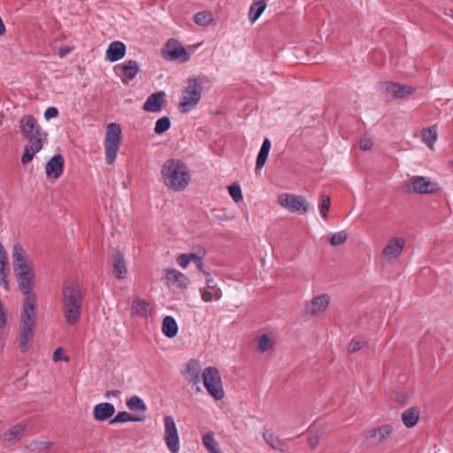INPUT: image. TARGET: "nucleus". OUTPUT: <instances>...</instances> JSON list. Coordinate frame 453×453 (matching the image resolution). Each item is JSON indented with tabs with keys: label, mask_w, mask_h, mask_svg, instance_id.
I'll return each instance as SVG.
<instances>
[{
	"label": "nucleus",
	"mask_w": 453,
	"mask_h": 453,
	"mask_svg": "<svg viewBox=\"0 0 453 453\" xmlns=\"http://www.w3.org/2000/svg\"><path fill=\"white\" fill-rule=\"evenodd\" d=\"M161 180L164 185L173 192H181L191 180L188 165L180 159L166 160L161 168Z\"/></svg>",
	"instance_id": "obj_1"
},
{
	"label": "nucleus",
	"mask_w": 453,
	"mask_h": 453,
	"mask_svg": "<svg viewBox=\"0 0 453 453\" xmlns=\"http://www.w3.org/2000/svg\"><path fill=\"white\" fill-rule=\"evenodd\" d=\"M20 128L28 141L21 157L22 164L26 165L42 149L43 142L47 139V133L41 128L37 120L30 115L24 116L21 119Z\"/></svg>",
	"instance_id": "obj_2"
},
{
	"label": "nucleus",
	"mask_w": 453,
	"mask_h": 453,
	"mask_svg": "<svg viewBox=\"0 0 453 453\" xmlns=\"http://www.w3.org/2000/svg\"><path fill=\"white\" fill-rule=\"evenodd\" d=\"M83 296L81 288L74 283L67 284L62 289V309L66 323L75 325L81 319Z\"/></svg>",
	"instance_id": "obj_3"
},
{
	"label": "nucleus",
	"mask_w": 453,
	"mask_h": 453,
	"mask_svg": "<svg viewBox=\"0 0 453 453\" xmlns=\"http://www.w3.org/2000/svg\"><path fill=\"white\" fill-rule=\"evenodd\" d=\"M36 318L37 311L36 308H34V299L29 297L27 303H23L20 314L19 347L22 353L29 349V342L34 337Z\"/></svg>",
	"instance_id": "obj_4"
},
{
	"label": "nucleus",
	"mask_w": 453,
	"mask_h": 453,
	"mask_svg": "<svg viewBox=\"0 0 453 453\" xmlns=\"http://www.w3.org/2000/svg\"><path fill=\"white\" fill-rule=\"evenodd\" d=\"M122 131L117 123H111L106 127L105 138L104 141L105 162L111 165L114 163L121 142Z\"/></svg>",
	"instance_id": "obj_5"
},
{
	"label": "nucleus",
	"mask_w": 453,
	"mask_h": 453,
	"mask_svg": "<svg viewBox=\"0 0 453 453\" xmlns=\"http://www.w3.org/2000/svg\"><path fill=\"white\" fill-rule=\"evenodd\" d=\"M203 93V86L199 78H192L182 91V98L179 109L181 112H188L199 103Z\"/></svg>",
	"instance_id": "obj_6"
},
{
	"label": "nucleus",
	"mask_w": 453,
	"mask_h": 453,
	"mask_svg": "<svg viewBox=\"0 0 453 453\" xmlns=\"http://www.w3.org/2000/svg\"><path fill=\"white\" fill-rule=\"evenodd\" d=\"M278 203L290 212L305 214L311 204L305 197L292 193H282L278 196Z\"/></svg>",
	"instance_id": "obj_7"
},
{
	"label": "nucleus",
	"mask_w": 453,
	"mask_h": 453,
	"mask_svg": "<svg viewBox=\"0 0 453 453\" xmlns=\"http://www.w3.org/2000/svg\"><path fill=\"white\" fill-rule=\"evenodd\" d=\"M203 383L208 393L215 399L224 397V389L219 371L215 367H206L202 372Z\"/></svg>",
	"instance_id": "obj_8"
},
{
	"label": "nucleus",
	"mask_w": 453,
	"mask_h": 453,
	"mask_svg": "<svg viewBox=\"0 0 453 453\" xmlns=\"http://www.w3.org/2000/svg\"><path fill=\"white\" fill-rule=\"evenodd\" d=\"M404 186L407 192L421 195L434 194L440 189V186L436 181L431 180L425 176H412Z\"/></svg>",
	"instance_id": "obj_9"
},
{
	"label": "nucleus",
	"mask_w": 453,
	"mask_h": 453,
	"mask_svg": "<svg viewBox=\"0 0 453 453\" xmlns=\"http://www.w3.org/2000/svg\"><path fill=\"white\" fill-rule=\"evenodd\" d=\"M164 441L171 453H178L180 449V436L172 416L164 418Z\"/></svg>",
	"instance_id": "obj_10"
},
{
	"label": "nucleus",
	"mask_w": 453,
	"mask_h": 453,
	"mask_svg": "<svg viewBox=\"0 0 453 453\" xmlns=\"http://www.w3.org/2000/svg\"><path fill=\"white\" fill-rule=\"evenodd\" d=\"M406 241L403 237L391 238L380 253V261L383 265L394 263L402 254Z\"/></svg>",
	"instance_id": "obj_11"
},
{
	"label": "nucleus",
	"mask_w": 453,
	"mask_h": 453,
	"mask_svg": "<svg viewBox=\"0 0 453 453\" xmlns=\"http://www.w3.org/2000/svg\"><path fill=\"white\" fill-rule=\"evenodd\" d=\"M19 289L26 296L23 303H26L29 297L34 299V308H36V296L32 292L35 285V273L33 270L14 273Z\"/></svg>",
	"instance_id": "obj_12"
},
{
	"label": "nucleus",
	"mask_w": 453,
	"mask_h": 453,
	"mask_svg": "<svg viewBox=\"0 0 453 453\" xmlns=\"http://www.w3.org/2000/svg\"><path fill=\"white\" fill-rule=\"evenodd\" d=\"M202 367L198 360L190 359L185 365L183 375L186 380L192 385V389L197 393L201 391L200 381Z\"/></svg>",
	"instance_id": "obj_13"
},
{
	"label": "nucleus",
	"mask_w": 453,
	"mask_h": 453,
	"mask_svg": "<svg viewBox=\"0 0 453 453\" xmlns=\"http://www.w3.org/2000/svg\"><path fill=\"white\" fill-rule=\"evenodd\" d=\"M395 428L391 424L380 425L377 427L370 429L365 434V441L372 446L383 443L394 433Z\"/></svg>",
	"instance_id": "obj_14"
},
{
	"label": "nucleus",
	"mask_w": 453,
	"mask_h": 453,
	"mask_svg": "<svg viewBox=\"0 0 453 453\" xmlns=\"http://www.w3.org/2000/svg\"><path fill=\"white\" fill-rule=\"evenodd\" d=\"M12 257L14 273L33 270V264L29 257L19 243L13 246Z\"/></svg>",
	"instance_id": "obj_15"
},
{
	"label": "nucleus",
	"mask_w": 453,
	"mask_h": 453,
	"mask_svg": "<svg viewBox=\"0 0 453 453\" xmlns=\"http://www.w3.org/2000/svg\"><path fill=\"white\" fill-rule=\"evenodd\" d=\"M163 280L165 284L169 288H178L180 290L187 289L189 284L188 278L176 269H165Z\"/></svg>",
	"instance_id": "obj_16"
},
{
	"label": "nucleus",
	"mask_w": 453,
	"mask_h": 453,
	"mask_svg": "<svg viewBox=\"0 0 453 453\" xmlns=\"http://www.w3.org/2000/svg\"><path fill=\"white\" fill-rule=\"evenodd\" d=\"M163 54L165 58L180 60L181 63H185L189 59V55L186 50L173 39L167 42Z\"/></svg>",
	"instance_id": "obj_17"
},
{
	"label": "nucleus",
	"mask_w": 453,
	"mask_h": 453,
	"mask_svg": "<svg viewBox=\"0 0 453 453\" xmlns=\"http://www.w3.org/2000/svg\"><path fill=\"white\" fill-rule=\"evenodd\" d=\"M111 272L118 280L126 279L128 274L124 255L118 250H115L111 255Z\"/></svg>",
	"instance_id": "obj_18"
},
{
	"label": "nucleus",
	"mask_w": 453,
	"mask_h": 453,
	"mask_svg": "<svg viewBox=\"0 0 453 453\" xmlns=\"http://www.w3.org/2000/svg\"><path fill=\"white\" fill-rule=\"evenodd\" d=\"M381 89L388 98H402L414 92L411 86L401 85L394 82H384L381 84Z\"/></svg>",
	"instance_id": "obj_19"
},
{
	"label": "nucleus",
	"mask_w": 453,
	"mask_h": 453,
	"mask_svg": "<svg viewBox=\"0 0 453 453\" xmlns=\"http://www.w3.org/2000/svg\"><path fill=\"white\" fill-rule=\"evenodd\" d=\"M331 298L328 294H322L314 296L304 306V312L308 315L314 316L326 310L330 303Z\"/></svg>",
	"instance_id": "obj_20"
},
{
	"label": "nucleus",
	"mask_w": 453,
	"mask_h": 453,
	"mask_svg": "<svg viewBox=\"0 0 453 453\" xmlns=\"http://www.w3.org/2000/svg\"><path fill=\"white\" fill-rule=\"evenodd\" d=\"M65 159L60 154L54 155L45 165V173L48 178L57 180L64 171Z\"/></svg>",
	"instance_id": "obj_21"
},
{
	"label": "nucleus",
	"mask_w": 453,
	"mask_h": 453,
	"mask_svg": "<svg viewBox=\"0 0 453 453\" xmlns=\"http://www.w3.org/2000/svg\"><path fill=\"white\" fill-rule=\"evenodd\" d=\"M139 71V65L136 61L129 60L122 65L116 66V72L124 83L132 81Z\"/></svg>",
	"instance_id": "obj_22"
},
{
	"label": "nucleus",
	"mask_w": 453,
	"mask_h": 453,
	"mask_svg": "<svg viewBox=\"0 0 453 453\" xmlns=\"http://www.w3.org/2000/svg\"><path fill=\"white\" fill-rule=\"evenodd\" d=\"M165 93L159 91L151 94L143 104V110L148 112H159L163 109Z\"/></svg>",
	"instance_id": "obj_23"
},
{
	"label": "nucleus",
	"mask_w": 453,
	"mask_h": 453,
	"mask_svg": "<svg viewBox=\"0 0 453 453\" xmlns=\"http://www.w3.org/2000/svg\"><path fill=\"white\" fill-rule=\"evenodd\" d=\"M151 314L150 303L143 298L135 297L131 304V315L133 317L148 318Z\"/></svg>",
	"instance_id": "obj_24"
},
{
	"label": "nucleus",
	"mask_w": 453,
	"mask_h": 453,
	"mask_svg": "<svg viewBox=\"0 0 453 453\" xmlns=\"http://www.w3.org/2000/svg\"><path fill=\"white\" fill-rule=\"evenodd\" d=\"M115 413V407L110 403L96 404L93 409V418L96 421H105Z\"/></svg>",
	"instance_id": "obj_25"
},
{
	"label": "nucleus",
	"mask_w": 453,
	"mask_h": 453,
	"mask_svg": "<svg viewBox=\"0 0 453 453\" xmlns=\"http://www.w3.org/2000/svg\"><path fill=\"white\" fill-rule=\"evenodd\" d=\"M27 430V426L23 424H18L8 430H6L4 434L0 435V440L2 442H12L17 440H19Z\"/></svg>",
	"instance_id": "obj_26"
},
{
	"label": "nucleus",
	"mask_w": 453,
	"mask_h": 453,
	"mask_svg": "<svg viewBox=\"0 0 453 453\" xmlns=\"http://www.w3.org/2000/svg\"><path fill=\"white\" fill-rule=\"evenodd\" d=\"M126 46L122 42L117 41L111 42L106 50V59L111 62H116L124 58Z\"/></svg>",
	"instance_id": "obj_27"
},
{
	"label": "nucleus",
	"mask_w": 453,
	"mask_h": 453,
	"mask_svg": "<svg viewBox=\"0 0 453 453\" xmlns=\"http://www.w3.org/2000/svg\"><path fill=\"white\" fill-rule=\"evenodd\" d=\"M263 438L273 450H278L280 452L287 451V443L271 431L265 430L263 434Z\"/></svg>",
	"instance_id": "obj_28"
},
{
	"label": "nucleus",
	"mask_w": 453,
	"mask_h": 453,
	"mask_svg": "<svg viewBox=\"0 0 453 453\" xmlns=\"http://www.w3.org/2000/svg\"><path fill=\"white\" fill-rule=\"evenodd\" d=\"M256 349L260 353L273 349L276 341L273 334H263L255 340Z\"/></svg>",
	"instance_id": "obj_29"
},
{
	"label": "nucleus",
	"mask_w": 453,
	"mask_h": 453,
	"mask_svg": "<svg viewBox=\"0 0 453 453\" xmlns=\"http://www.w3.org/2000/svg\"><path fill=\"white\" fill-rule=\"evenodd\" d=\"M420 418L418 408L411 407L403 411L401 415L402 421L407 428L414 427Z\"/></svg>",
	"instance_id": "obj_30"
},
{
	"label": "nucleus",
	"mask_w": 453,
	"mask_h": 453,
	"mask_svg": "<svg viewBox=\"0 0 453 453\" xmlns=\"http://www.w3.org/2000/svg\"><path fill=\"white\" fill-rule=\"evenodd\" d=\"M421 139L423 142L432 150H434V144L438 139V129L436 125L424 128L421 131Z\"/></svg>",
	"instance_id": "obj_31"
},
{
	"label": "nucleus",
	"mask_w": 453,
	"mask_h": 453,
	"mask_svg": "<svg viewBox=\"0 0 453 453\" xmlns=\"http://www.w3.org/2000/svg\"><path fill=\"white\" fill-rule=\"evenodd\" d=\"M8 256L2 243H0V285L4 288L8 289V281L6 280L8 267Z\"/></svg>",
	"instance_id": "obj_32"
},
{
	"label": "nucleus",
	"mask_w": 453,
	"mask_h": 453,
	"mask_svg": "<svg viewBox=\"0 0 453 453\" xmlns=\"http://www.w3.org/2000/svg\"><path fill=\"white\" fill-rule=\"evenodd\" d=\"M162 333L168 338H173L178 333V325L172 316H166L162 322Z\"/></svg>",
	"instance_id": "obj_33"
},
{
	"label": "nucleus",
	"mask_w": 453,
	"mask_h": 453,
	"mask_svg": "<svg viewBox=\"0 0 453 453\" xmlns=\"http://www.w3.org/2000/svg\"><path fill=\"white\" fill-rule=\"evenodd\" d=\"M272 144L270 140L268 138H265L257 157L256 168L260 169L265 165Z\"/></svg>",
	"instance_id": "obj_34"
},
{
	"label": "nucleus",
	"mask_w": 453,
	"mask_h": 453,
	"mask_svg": "<svg viewBox=\"0 0 453 453\" xmlns=\"http://www.w3.org/2000/svg\"><path fill=\"white\" fill-rule=\"evenodd\" d=\"M144 418L142 417L134 416L127 411H119L113 418L110 420V424L126 423V422H139Z\"/></svg>",
	"instance_id": "obj_35"
},
{
	"label": "nucleus",
	"mask_w": 453,
	"mask_h": 453,
	"mask_svg": "<svg viewBox=\"0 0 453 453\" xmlns=\"http://www.w3.org/2000/svg\"><path fill=\"white\" fill-rule=\"evenodd\" d=\"M266 7L265 1L260 0L251 4L250 8L249 19L251 23H254L263 13Z\"/></svg>",
	"instance_id": "obj_36"
},
{
	"label": "nucleus",
	"mask_w": 453,
	"mask_h": 453,
	"mask_svg": "<svg viewBox=\"0 0 453 453\" xmlns=\"http://www.w3.org/2000/svg\"><path fill=\"white\" fill-rule=\"evenodd\" d=\"M127 406L130 411L145 412L147 406L143 400L138 395H133L127 401Z\"/></svg>",
	"instance_id": "obj_37"
},
{
	"label": "nucleus",
	"mask_w": 453,
	"mask_h": 453,
	"mask_svg": "<svg viewBox=\"0 0 453 453\" xmlns=\"http://www.w3.org/2000/svg\"><path fill=\"white\" fill-rule=\"evenodd\" d=\"M202 294V299L204 302H211L213 300H219L222 296V292L220 289H209L205 288L200 290Z\"/></svg>",
	"instance_id": "obj_38"
},
{
	"label": "nucleus",
	"mask_w": 453,
	"mask_h": 453,
	"mask_svg": "<svg viewBox=\"0 0 453 453\" xmlns=\"http://www.w3.org/2000/svg\"><path fill=\"white\" fill-rule=\"evenodd\" d=\"M203 443L211 453H221L219 451L218 443L211 434H204L203 436Z\"/></svg>",
	"instance_id": "obj_39"
},
{
	"label": "nucleus",
	"mask_w": 453,
	"mask_h": 453,
	"mask_svg": "<svg viewBox=\"0 0 453 453\" xmlns=\"http://www.w3.org/2000/svg\"><path fill=\"white\" fill-rule=\"evenodd\" d=\"M171 127V122L168 117H163L157 120L154 132L157 134H161L167 131Z\"/></svg>",
	"instance_id": "obj_40"
},
{
	"label": "nucleus",
	"mask_w": 453,
	"mask_h": 453,
	"mask_svg": "<svg viewBox=\"0 0 453 453\" xmlns=\"http://www.w3.org/2000/svg\"><path fill=\"white\" fill-rule=\"evenodd\" d=\"M228 194L235 203L243 200L241 186L238 183H233L228 186Z\"/></svg>",
	"instance_id": "obj_41"
},
{
	"label": "nucleus",
	"mask_w": 453,
	"mask_h": 453,
	"mask_svg": "<svg viewBox=\"0 0 453 453\" xmlns=\"http://www.w3.org/2000/svg\"><path fill=\"white\" fill-rule=\"evenodd\" d=\"M367 345V341L362 338H353L348 344V351L355 353Z\"/></svg>",
	"instance_id": "obj_42"
},
{
	"label": "nucleus",
	"mask_w": 453,
	"mask_h": 453,
	"mask_svg": "<svg viewBox=\"0 0 453 453\" xmlns=\"http://www.w3.org/2000/svg\"><path fill=\"white\" fill-rule=\"evenodd\" d=\"M212 20V14L207 12H200L194 17V21L200 26L208 25Z\"/></svg>",
	"instance_id": "obj_43"
},
{
	"label": "nucleus",
	"mask_w": 453,
	"mask_h": 453,
	"mask_svg": "<svg viewBox=\"0 0 453 453\" xmlns=\"http://www.w3.org/2000/svg\"><path fill=\"white\" fill-rule=\"evenodd\" d=\"M330 205H331V202H330V197L326 195H323L321 196V201L319 203V213H320V216L323 218V219H326L327 218V212L330 209Z\"/></svg>",
	"instance_id": "obj_44"
},
{
	"label": "nucleus",
	"mask_w": 453,
	"mask_h": 453,
	"mask_svg": "<svg viewBox=\"0 0 453 453\" xmlns=\"http://www.w3.org/2000/svg\"><path fill=\"white\" fill-rule=\"evenodd\" d=\"M347 238H348L347 233L344 232V231H340V232L335 233V234H333V236L330 239V243L333 246L341 245L343 242H345Z\"/></svg>",
	"instance_id": "obj_45"
},
{
	"label": "nucleus",
	"mask_w": 453,
	"mask_h": 453,
	"mask_svg": "<svg viewBox=\"0 0 453 453\" xmlns=\"http://www.w3.org/2000/svg\"><path fill=\"white\" fill-rule=\"evenodd\" d=\"M51 447V442L50 441H33L30 443L29 448L33 451H43L48 450Z\"/></svg>",
	"instance_id": "obj_46"
},
{
	"label": "nucleus",
	"mask_w": 453,
	"mask_h": 453,
	"mask_svg": "<svg viewBox=\"0 0 453 453\" xmlns=\"http://www.w3.org/2000/svg\"><path fill=\"white\" fill-rule=\"evenodd\" d=\"M320 434L321 433L319 431L314 432L312 429L309 431L308 443L311 449H315L318 446L320 439Z\"/></svg>",
	"instance_id": "obj_47"
},
{
	"label": "nucleus",
	"mask_w": 453,
	"mask_h": 453,
	"mask_svg": "<svg viewBox=\"0 0 453 453\" xmlns=\"http://www.w3.org/2000/svg\"><path fill=\"white\" fill-rule=\"evenodd\" d=\"M177 263L178 265L182 267V268H186L188 264L190 263V260L188 257V254L187 253H182L180 254L178 257H177Z\"/></svg>",
	"instance_id": "obj_48"
},
{
	"label": "nucleus",
	"mask_w": 453,
	"mask_h": 453,
	"mask_svg": "<svg viewBox=\"0 0 453 453\" xmlns=\"http://www.w3.org/2000/svg\"><path fill=\"white\" fill-rule=\"evenodd\" d=\"M58 115V110L56 107H48L44 111V118L46 119H50L56 118Z\"/></svg>",
	"instance_id": "obj_49"
},
{
	"label": "nucleus",
	"mask_w": 453,
	"mask_h": 453,
	"mask_svg": "<svg viewBox=\"0 0 453 453\" xmlns=\"http://www.w3.org/2000/svg\"><path fill=\"white\" fill-rule=\"evenodd\" d=\"M52 359H53L54 362H58V361H60V360L68 361V357L63 354V350H62L61 348H58L53 352Z\"/></svg>",
	"instance_id": "obj_50"
},
{
	"label": "nucleus",
	"mask_w": 453,
	"mask_h": 453,
	"mask_svg": "<svg viewBox=\"0 0 453 453\" xmlns=\"http://www.w3.org/2000/svg\"><path fill=\"white\" fill-rule=\"evenodd\" d=\"M359 145L361 150H369L370 149H372L373 142L371 138L365 137L361 139Z\"/></svg>",
	"instance_id": "obj_51"
},
{
	"label": "nucleus",
	"mask_w": 453,
	"mask_h": 453,
	"mask_svg": "<svg viewBox=\"0 0 453 453\" xmlns=\"http://www.w3.org/2000/svg\"><path fill=\"white\" fill-rule=\"evenodd\" d=\"M121 395V392L118 389L109 390L104 394L105 398H119Z\"/></svg>",
	"instance_id": "obj_52"
},
{
	"label": "nucleus",
	"mask_w": 453,
	"mask_h": 453,
	"mask_svg": "<svg viewBox=\"0 0 453 453\" xmlns=\"http://www.w3.org/2000/svg\"><path fill=\"white\" fill-rule=\"evenodd\" d=\"M72 49L69 47H62L58 50V56L60 58H65L67 54L71 52Z\"/></svg>",
	"instance_id": "obj_53"
},
{
	"label": "nucleus",
	"mask_w": 453,
	"mask_h": 453,
	"mask_svg": "<svg viewBox=\"0 0 453 453\" xmlns=\"http://www.w3.org/2000/svg\"><path fill=\"white\" fill-rule=\"evenodd\" d=\"M206 288H209V289H219L217 288V283L215 282V280L213 279H207L206 280Z\"/></svg>",
	"instance_id": "obj_54"
},
{
	"label": "nucleus",
	"mask_w": 453,
	"mask_h": 453,
	"mask_svg": "<svg viewBox=\"0 0 453 453\" xmlns=\"http://www.w3.org/2000/svg\"><path fill=\"white\" fill-rule=\"evenodd\" d=\"M188 257L190 262L193 261L195 263L199 262V260L202 259L201 256L195 254V253H188Z\"/></svg>",
	"instance_id": "obj_55"
},
{
	"label": "nucleus",
	"mask_w": 453,
	"mask_h": 453,
	"mask_svg": "<svg viewBox=\"0 0 453 453\" xmlns=\"http://www.w3.org/2000/svg\"><path fill=\"white\" fill-rule=\"evenodd\" d=\"M196 265L197 268H198L200 271H202L203 273H204V272H203V263H202V260H199V262H196Z\"/></svg>",
	"instance_id": "obj_56"
},
{
	"label": "nucleus",
	"mask_w": 453,
	"mask_h": 453,
	"mask_svg": "<svg viewBox=\"0 0 453 453\" xmlns=\"http://www.w3.org/2000/svg\"><path fill=\"white\" fill-rule=\"evenodd\" d=\"M396 400H397V402H400L402 400V397H399Z\"/></svg>",
	"instance_id": "obj_57"
},
{
	"label": "nucleus",
	"mask_w": 453,
	"mask_h": 453,
	"mask_svg": "<svg viewBox=\"0 0 453 453\" xmlns=\"http://www.w3.org/2000/svg\"><path fill=\"white\" fill-rule=\"evenodd\" d=\"M396 400H397V402H400L402 400V397H399Z\"/></svg>",
	"instance_id": "obj_58"
}]
</instances>
